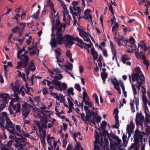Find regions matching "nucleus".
<instances>
[{
  "mask_svg": "<svg viewBox=\"0 0 150 150\" xmlns=\"http://www.w3.org/2000/svg\"><path fill=\"white\" fill-rule=\"evenodd\" d=\"M54 20L52 23V33L51 34V36H53V37L51 39L50 45L52 47H56L58 45H61L65 42V45L66 47H68L69 46H67L66 45L69 41H70L72 35L68 34H67L66 35L62 36V34L61 33L62 40H60L59 42L57 39V37L56 36V34L55 35L53 33L54 31Z\"/></svg>",
  "mask_w": 150,
  "mask_h": 150,
  "instance_id": "1",
  "label": "nucleus"
},
{
  "mask_svg": "<svg viewBox=\"0 0 150 150\" xmlns=\"http://www.w3.org/2000/svg\"><path fill=\"white\" fill-rule=\"evenodd\" d=\"M57 74V75H55L54 76H52L53 79L52 81V83L55 85V89L60 91L65 90L67 87V85L64 82L61 83L60 81H59L63 78L62 75L61 74Z\"/></svg>",
  "mask_w": 150,
  "mask_h": 150,
  "instance_id": "2",
  "label": "nucleus"
},
{
  "mask_svg": "<svg viewBox=\"0 0 150 150\" xmlns=\"http://www.w3.org/2000/svg\"><path fill=\"white\" fill-rule=\"evenodd\" d=\"M113 138L116 139V141L117 142H114V146L115 147H117V148H120V149L121 147H125L127 144V136L124 134L123 135L122 137L123 143H122L121 139H119L118 137L115 136Z\"/></svg>",
  "mask_w": 150,
  "mask_h": 150,
  "instance_id": "3",
  "label": "nucleus"
},
{
  "mask_svg": "<svg viewBox=\"0 0 150 150\" xmlns=\"http://www.w3.org/2000/svg\"><path fill=\"white\" fill-rule=\"evenodd\" d=\"M56 23L55 24V28L57 30L56 33V36L57 37V39L59 41L60 40H62L61 33L60 32L62 30V23H60L58 19H56Z\"/></svg>",
  "mask_w": 150,
  "mask_h": 150,
  "instance_id": "4",
  "label": "nucleus"
},
{
  "mask_svg": "<svg viewBox=\"0 0 150 150\" xmlns=\"http://www.w3.org/2000/svg\"><path fill=\"white\" fill-rule=\"evenodd\" d=\"M76 41L78 42L79 43L81 44H84L86 45L88 48H91V45L90 44H87L86 43H84L83 41L81 40L79 38L77 37H75L73 35H72L71 39L70 41H69L67 44V46H71L74 43V42L73 41Z\"/></svg>",
  "mask_w": 150,
  "mask_h": 150,
  "instance_id": "5",
  "label": "nucleus"
},
{
  "mask_svg": "<svg viewBox=\"0 0 150 150\" xmlns=\"http://www.w3.org/2000/svg\"><path fill=\"white\" fill-rule=\"evenodd\" d=\"M31 106L26 102L22 104V107L23 109V115L25 118L27 117L30 112V109Z\"/></svg>",
  "mask_w": 150,
  "mask_h": 150,
  "instance_id": "6",
  "label": "nucleus"
},
{
  "mask_svg": "<svg viewBox=\"0 0 150 150\" xmlns=\"http://www.w3.org/2000/svg\"><path fill=\"white\" fill-rule=\"evenodd\" d=\"M145 80V78L143 74L140 75L134 73L132 74V81L143 83V81Z\"/></svg>",
  "mask_w": 150,
  "mask_h": 150,
  "instance_id": "7",
  "label": "nucleus"
},
{
  "mask_svg": "<svg viewBox=\"0 0 150 150\" xmlns=\"http://www.w3.org/2000/svg\"><path fill=\"white\" fill-rule=\"evenodd\" d=\"M18 59L20 60L19 62L22 64V67L25 68L27 67L29 60L28 56L22 54Z\"/></svg>",
  "mask_w": 150,
  "mask_h": 150,
  "instance_id": "8",
  "label": "nucleus"
},
{
  "mask_svg": "<svg viewBox=\"0 0 150 150\" xmlns=\"http://www.w3.org/2000/svg\"><path fill=\"white\" fill-rule=\"evenodd\" d=\"M135 41L134 39L132 37V53L133 52V50L138 52L139 50V47H140L141 48L143 49V48L144 47V45H146L144 41L142 40L141 41V42L142 43V44L141 45L139 44H138V47H137L135 44Z\"/></svg>",
  "mask_w": 150,
  "mask_h": 150,
  "instance_id": "9",
  "label": "nucleus"
},
{
  "mask_svg": "<svg viewBox=\"0 0 150 150\" xmlns=\"http://www.w3.org/2000/svg\"><path fill=\"white\" fill-rule=\"evenodd\" d=\"M103 143V140L102 139L101 141L100 142L98 140L97 137H96V140L94 144V150H101L100 149V146L98 145L99 144L100 147H101Z\"/></svg>",
  "mask_w": 150,
  "mask_h": 150,
  "instance_id": "10",
  "label": "nucleus"
},
{
  "mask_svg": "<svg viewBox=\"0 0 150 150\" xmlns=\"http://www.w3.org/2000/svg\"><path fill=\"white\" fill-rule=\"evenodd\" d=\"M40 122L41 123V127H42V130L43 128L46 129L47 127V123L48 120L47 117H43L41 118Z\"/></svg>",
  "mask_w": 150,
  "mask_h": 150,
  "instance_id": "11",
  "label": "nucleus"
},
{
  "mask_svg": "<svg viewBox=\"0 0 150 150\" xmlns=\"http://www.w3.org/2000/svg\"><path fill=\"white\" fill-rule=\"evenodd\" d=\"M91 12V10L89 9H88L86 10H85L84 13L86 16H84L82 18H84L85 19H90V21L92 22V16L90 14H89V13Z\"/></svg>",
  "mask_w": 150,
  "mask_h": 150,
  "instance_id": "12",
  "label": "nucleus"
},
{
  "mask_svg": "<svg viewBox=\"0 0 150 150\" xmlns=\"http://www.w3.org/2000/svg\"><path fill=\"white\" fill-rule=\"evenodd\" d=\"M8 94L6 93H1L0 94V98H2V100L4 103H8L7 98Z\"/></svg>",
  "mask_w": 150,
  "mask_h": 150,
  "instance_id": "13",
  "label": "nucleus"
},
{
  "mask_svg": "<svg viewBox=\"0 0 150 150\" xmlns=\"http://www.w3.org/2000/svg\"><path fill=\"white\" fill-rule=\"evenodd\" d=\"M12 108L14 110H16V113H18L20 111L21 104L19 103L15 105H13Z\"/></svg>",
  "mask_w": 150,
  "mask_h": 150,
  "instance_id": "14",
  "label": "nucleus"
},
{
  "mask_svg": "<svg viewBox=\"0 0 150 150\" xmlns=\"http://www.w3.org/2000/svg\"><path fill=\"white\" fill-rule=\"evenodd\" d=\"M91 54L93 55V57L94 60H96L98 58V52L95 50L94 47L91 49Z\"/></svg>",
  "mask_w": 150,
  "mask_h": 150,
  "instance_id": "15",
  "label": "nucleus"
},
{
  "mask_svg": "<svg viewBox=\"0 0 150 150\" xmlns=\"http://www.w3.org/2000/svg\"><path fill=\"white\" fill-rule=\"evenodd\" d=\"M28 68L30 69L32 71H34L35 70L36 68L33 61H31L28 64Z\"/></svg>",
  "mask_w": 150,
  "mask_h": 150,
  "instance_id": "16",
  "label": "nucleus"
},
{
  "mask_svg": "<svg viewBox=\"0 0 150 150\" xmlns=\"http://www.w3.org/2000/svg\"><path fill=\"white\" fill-rule=\"evenodd\" d=\"M19 86H13V90L14 95L15 96L17 97L18 94L19 88Z\"/></svg>",
  "mask_w": 150,
  "mask_h": 150,
  "instance_id": "17",
  "label": "nucleus"
},
{
  "mask_svg": "<svg viewBox=\"0 0 150 150\" xmlns=\"http://www.w3.org/2000/svg\"><path fill=\"white\" fill-rule=\"evenodd\" d=\"M6 119V127L12 128L14 127L13 124L11 121L8 117H7Z\"/></svg>",
  "mask_w": 150,
  "mask_h": 150,
  "instance_id": "18",
  "label": "nucleus"
},
{
  "mask_svg": "<svg viewBox=\"0 0 150 150\" xmlns=\"http://www.w3.org/2000/svg\"><path fill=\"white\" fill-rule=\"evenodd\" d=\"M126 130L129 135V138L131 136V121L130 122L129 125H127Z\"/></svg>",
  "mask_w": 150,
  "mask_h": 150,
  "instance_id": "19",
  "label": "nucleus"
},
{
  "mask_svg": "<svg viewBox=\"0 0 150 150\" xmlns=\"http://www.w3.org/2000/svg\"><path fill=\"white\" fill-rule=\"evenodd\" d=\"M69 9L71 13L72 14L73 18H76V16H80L81 14H79L78 12H74L73 10V7L71 6L69 7Z\"/></svg>",
  "mask_w": 150,
  "mask_h": 150,
  "instance_id": "20",
  "label": "nucleus"
},
{
  "mask_svg": "<svg viewBox=\"0 0 150 150\" xmlns=\"http://www.w3.org/2000/svg\"><path fill=\"white\" fill-rule=\"evenodd\" d=\"M140 145L139 143H134L132 144V149L134 150H139Z\"/></svg>",
  "mask_w": 150,
  "mask_h": 150,
  "instance_id": "21",
  "label": "nucleus"
},
{
  "mask_svg": "<svg viewBox=\"0 0 150 150\" xmlns=\"http://www.w3.org/2000/svg\"><path fill=\"white\" fill-rule=\"evenodd\" d=\"M134 73V74H137L140 75L142 73L140 68L138 67H137L134 69V71H133L132 74Z\"/></svg>",
  "mask_w": 150,
  "mask_h": 150,
  "instance_id": "22",
  "label": "nucleus"
},
{
  "mask_svg": "<svg viewBox=\"0 0 150 150\" xmlns=\"http://www.w3.org/2000/svg\"><path fill=\"white\" fill-rule=\"evenodd\" d=\"M108 74L106 72H102L101 73V76L104 83H105V79L108 77Z\"/></svg>",
  "mask_w": 150,
  "mask_h": 150,
  "instance_id": "23",
  "label": "nucleus"
},
{
  "mask_svg": "<svg viewBox=\"0 0 150 150\" xmlns=\"http://www.w3.org/2000/svg\"><path fill=\"white\" fill-rule=\"evenodd\" d=\"M121 60L122 62L124 64L126 63V61L129 60L130 59V58H128L127 57V56L126 55H123L122 56Z\"/></svg>",
  "mask_w": 150,
  "mask_h": 150,
  "instance_id": "24",
  "label": "nucleus"
},
{
  "mask_svg": "<svg viewBox=\"0 0 150 150\" xmlns=\"http://www.w3.org/2000/svg\"><path fill=\"white\" fill-rule=\"evenodd\" d=\"M20 138H17L16 137H15V139L21 141L22 143H24L26 141V139L24 137H23L21 135V136L20 137Z\"/></svg>",
  "mask_w": 150,
  "mask_h": 150,
  "instance_id": "25",
  "label": "nucleus"
},
{
  "mask_svg": "<svg viewBox=\"0 0 150 150\" xmlns=\"http://www.w3.org/2000/svg\"><path fill=\"white\" fill-rule=\"evenodd\" d=\"M34 123L38 127L39 132H41L42 131V127L40 122L38 121H35Z\"/></svg>",
  "mask_w": 150,
  "mask_h": 150,
  "instance_id": "26",
  "label": "nucleus"
},
{
  "mask_svg": "<svg viewBox=\"0 0 150 150\" xmlns=\"http://www.w3.org/2000/svg\"><path fill=\"white\" fill-rule=\"evenodd\" d=\"M6 129L8 130L10 133L13 135L14 133L15 129L14 127H12V128L6 127Z\"/></svg>",
  "mask_w": 150,
  "mask_h": 150,
  "instance_id": "27",
  "label": "nucleus"
},
{
  "mask_svg": "<svg viewBox=\"0 0 150 150\" xmlns=\"http://www.w3.org/2000/svg\"><path fill=\"white\" fill-rule=\"evenodd\" d=\"M105 140V144L103 145V147L104 149H109L108 148V140L107 139H104Z\"/></svg>",
  "mask_w": 150,
  "mask_h": 150,
  "instance_id": "28",
  "label": "nucleus"
},
{
  "mask_svg": "<svg viewBox=\"0 0 150 150\" xmlns=\"http://www.w3.org/2000/svg\"><path fill=\"white\" fill-rule=\"evenodd\" d=\"M15 142L17 143L16 145H15V146L16 147H19L21 149L23 148V144L20 143V142L18 141V140L16 139L15 140Z\"/></svg>",
  "mask_w": 150,
  "mask_h": 150,
  "instance_id": "29",
  "label": "nucleus"
},
{
  "mask_svg": "<svg viewBox=\"0 0 150 150\" xmlns=\"http://www.w3.org/2000/svg\"><path fill=\"white\" fill-rule=\"evenodd\" d=\"M39 50L38 48H35L34 50H32L31 52H30L29 54L31 55H34L36 54L37 53L39 52Z\"/></svg>",
  "mask_w": 150,
  "mask_h": 150,
  "instance_id": "30",
  "label": "nucleus"
},
{
  "mask_svg": "<svg viewBox=\"0 0 150 150\" xmlns=\"http://www.w3.org/2000/svg\"><path fill=\"white\" fill-rule=\"evenodd\" d=\"M139 127H137L136 130L135 131V134L134 135V136H139L140 134L142 133V132L139 131Z\"/></svg>",
  "mask_w": 150,
  "mask_h": 150,
  "instance_id": "31",
  "label": "nucleus"
},
{
  "mask_svg": "<svg viewBox=\"0 0 150 150\" xmlns=\"http://www.w3.org/2000/svg\"><path fill=\"white\" fill-rule=\"evenodd\" d=\"M126 44V45L127 46L129 45V44H131V37H130L129 39V40H125L123 41Z\"/></svg>",
  "mask_w": 150,
  "mask_h": 150,
  "instance_id": "32",
  "label": "nucleus"
},
{
  "mask_svg": "<svg viewBox=\"0 0 150 150\" xmlns=\"http://www.w3.org/2000/svg\"><path fill=\"white\" fill-rule=\"evenodd\" d=\"M54 52L55 53V56L56 59L59 58V56L61 55L60 52L57 50H54Z\"/></svg>",
  "mask_w": 150,
  "mask_h": 150,
  "instance_id": "33",
  "label": "nucleus"
},
{
  "mask_svg": "<svg viewBox=\"0 0 150 150\" xmlns=\"http://www.w3.org/2000/svg\"><path fill=\"white\" fill-rule=\"evenodd\" d=\"M50 95L52 96H53L54 98H56L57 100H59V97L57 94V93L51 92L50 93Z\"/></svg>",
  "mask_w": 150,
  "mask_h": 150,
  "instance_id": "34",
  "label": "nucleus"
},
{
  "mask_svg": "<svg viewBox=\"0 0 150 150\" xmlns=\"http://www.w3.org/2000/svg\"><path fill=\"white\" fill-rule=\"evenodd\" d=\"M83 101H85V100H86V98L89 99V98L86 91L83 92Z\"/></svg>",
  "mask_w": 150,
  "mask_h": 150,
  "instance_id": "35",
  "label": "nucleus"
},
{
  "mask_svg": "<svg viewBox=\"0 0 150 150\" xmlns=\"http://www.w3.org/2000/svg\"><path fill=\"white\" fill-rule=\"evenodd\" d=\"M139 136H133L134 138V143H139Z\"/></svg>",
  "mask_w": 150,
  "mask_h": 150,
  "instance_id": "36",
  "label": "nucleus"
},
{
  "mask_svg": "<svg viewBox=\"0 0 150 150\" xmlns=\"http://www.w3.org/2000/svg\"><path fill=\"white\" fill-rule=\"evenodd\" d=\"M119 26L118 23L116 22L114 25L112 27V31L113 32L116 29H118Z\"/></svg>",
  "mask_w": 150,
  "mask_h": 150,
  "instance_id": "37",
  "label": "nucleus"
},
{
  "mask_svg": "<svg viewBox=\"0 0 150 150\" xmlns=\"http://www.w3.org/2000/svg\"><path fill=\"white\" fill-rule=\"evenodd\" d=\"M47 6H50L51 8H53L54 5L50 0H48L47 2Z\"/></svg>",
  "mask_w": 150,
  "mask_h": 150,
  "instance_id": "38",
  "label": "nucleus"
},
{
  "mask_svg": "<svg viewBox=\"0 0 150 150\" xmlns=\"http://www.w3.org/2000/svg\"><path fill=\"white\" fill-rule=\"evenodd\" d=\"M116 85V86L115 85L114 87L118 91L119 93L120 94L121 93V91L120 88L119 86V83H117Z\"/></svg>",
  "mask_w": 150,
  "mask_h": 150,
  "instance_id": "39",
  "label": "nucleus"
},
{
  "mask_svg": "<svg viewBox=\"0 0 150 150\" xmlns=\"http://www.w3.org/2000/svg\"><path fill=\"white\" fill-rule=\"evenodd\" d=\"M132 88L133 91V94L134 95V98H136L135 96V95H137V93L136 92V89L134 85H132ZM136 99H138L137 98H135Z\"/></svg>",
  "mask_w": 150,
  "mask_h": 150,
  "instance_id": "40",
  "label": "nucleus"
},
{
  "mask_svg": "<svg viewBox=\"0 0 150 150\" xmlns=\"http://www.w3.org/2000/svg\"><path fill=\"white\" fill-rule=\"evenodd\" d=\"M107 122L105 121H103L101 124V128L102 129H105V127L107 125Z\"/></svg>",
  "mask_w": 150,
  "mask_h": 150,
  "instance_id": "41",
  "label": "nucleus"
},
{
  "mask_svg": "<svg viewBox=\"0 0 150 150\" xmlns=\"http://www.w3.org/2000/svg\"><path fill=\"white\" fill-rule=\"evenodd\" d=\"M136 123L137 125V127H139V125L142 127H143V123L142 122L137 121L136 120Z\"/></svg>",
  "mask_w": 150,
  "mask_h": 150,
  "instance_id": "42",
  "label": "nucleus"
},
{
  "mask_svg": "<svg viewBox=\"0 0 150 150\" xmlns=\"http://www.w3.org/2000/svg\"><path fill=\"white\" fill-rule=\"evenodd\" d=\"M80 145V144H79L76 145L75 147L74 148V149L75 150H83V148Z\"/></svg>",
  "mask_w": 150,
  "mask_h": 150,
  "instance_id": "43",
  "label": "nucleus"
},
{
  "mask_svg": "<svg viewBox=\"0 0 150 150\" xmlns=\"http://www.w3.org/2000/svg\"><path fill=\"white\" fill-rule=\"evenodd\" d=\"M74 89L72 87H71L68 88L67 90V93H70L72 95H74V93H73Z\"/></svg>",
  "mask_w": 150,
  "mask_h": 150,
  "instance_id": "44",
  "label": "nucleus"
},
{
  "mask_svg": "<svg viewBox=\"0 0 150 150\" xmlns=\"http://www.w3.org/2000/svg\"><path fill=\"white\" fill-rule=\"evenodd\" d=\"M111 82L114 85V86L115 85L116 86V85L117 83H119L117 80L116 79H111Z\"/></svg>",
  "mask_w": 150,
  "mask_h": 150,
  "instance_id": "45",
  "label": "nucleus"
},
{
  "mask_svg": "<svg viewBox=\"0 0 150 150\" xmlns=\"http://www.w3.org/2000/svg\"><path fill=\"white\" fill-rule=\"evenodd\" d=\"M40 13V10L39 9L33 15V17L37 19L38 18V17L39 15V14Z\"/></svg>",
  "mask_w": 150,
  "mask_h": 150,
  "instance_id": "46",
  "label": "nucleus"
},
{
  "mask_svg": "<svg viewBox=\"0 0 150 150\" xmlns=\"http://www.w3.org/2000/svg\"><path fill=\"white\" fill-rule=\"evenodd\" d=\"M67 99L69 103V107H73L74 104L72 101L70 100L69 98L68 97Z\"/></svg>",
  "mask_w": 150,
  "mask_h": 150,
  "instance_id": "47",
  "label": "nucleus"
},
{
  "mask_svg": "<svg viewBox=\"0 0 150 150\" xmlns=\"http://www.w3.org/2000/svg\"><path fill=\"white\" fill-rule=\"evenodd\" d=\"M19 29V27L18 26H16L13 28L11 30V31L13 33H16Z\"/></svg>",
  "mask_w": 150,
  "mask_h": 150,
  "instance_id": "48",
  "label": "nucleus"
},
{
  "mask_svg": "<svg viewBox=\"0 0 150 150\" xmlns=\"http://www.w3.org/2000/svg\"><path fill=\"white\" fill-rule=\"evenodd\" d=\"M25 71L26 73V75L27 78H28L29 77L28 76V75L29 74L30 70V69H29L28 68H26V67L25 68Z\"/></svg>",
  "mask_w": 150,
  "mask_h": 150,
  "instance_id": "49",
  "label": "nucleus"
},
{
  "mask_svg": "<svg viewBox=\"0 0 150 150\" xmlns=\"http://www.w3.org/2000/svg\"><path fill=\"white\" fill-rule=\"evenodd\" d=\"M91 116V113L86 114V121H88L90 119V118Z\"/></svg>",
  "mask_w": 150,
  "mask_h": 150,
  "instance_id": "50",
  "label": "nucleus"
},
{
  "mask_svg": "<svg viewBox=\"0 0 150 150\" xmlns=\"http://www.w3.org/2000/svg\"><path fill=\"white\" fill-rule=\"evenodd\" d=\"M146 126H147V127L146 128V132L148 134H150V126L147 125H145V127H146Z\"/></svg>",
  "mask_w": 150,
  "mask_h": 150,
  "instance_id": "51",
  "label": "nucleus"
},
{
  "mask_svg": "<svg viewBox=\"0 0 150 150\" xmlns=\"http://www.w3.org/2000/svg\"><path fill=\"white\" fill-rule=\"evenodd\" d=\"M85 32L82 30H80L79 31V35L80 36L82 37L85 35Z\"/></svg>",
  "mask_w": 150,
  "mask_h": 150,
  "instance_id": "52",
  "label": "nucleus"
},
{
  "mask_svg": "<svg viewBox=\"0 0 150 150\" xmlns=\"http://www.w3.org/2000/svg\"><path fill=\"white\" fill-rule=\"evenodd\" d=\"M66 55L69 58L72 57V54L69 50H68L66 52Z\"/></svg>",
  "mask_w": 150,
  "mask_h": 150,
  "instance_id": "53",
  "label": "nucleus"
},
{
  "mask_svg": "<svg viewBox=\"0 0 150 150\" xmlns=\"http://www.w3.org/2000/svg\"><path fill=\"white\" fill-rule=\"evenodd\" d=\"M75 88L79 91H81V87L78 84H75Z\"/></svg>",
  "mask_w": 150,
  "mask_h": 150,
  "instance_id": "54",
  "label": "nucleus"
},
{
  "mask_svg": "<svg viewBox=\"0 0 150 150\" xmlns=\"http://www.w3.org/2000/svg\"><path fill=\"white\" fill-rule=\"evenodd\" d=\"M85 103L86 105H88L90 107H91L93 106L91 102H90L88 101H86V100L85 101Z\"/></svg>",
  "mask_w": 150,
  "mask_h": 150,
  "instance_id": "55",
  "label": "nucleus"
},
{
  "mask_svg": "<svg viewBox=\"0 0 150 150\" xmlns=\"http://www.w3.org/2000/svg\"><path fill=\"white\" fill-rule=\"evenodd\" d=\"M9 147L6 145H4L1 148V150H9Z\"/></svg>",
  "mask_w": 150,
  "mask_h": 150,
  "instance_id": "56",
  "label": "nucleus"
},
{
  "mask_svg": "<svg viewBox=\"0 0 150 150\" xmlns=\"http://www.w3.org/2000/svg\"><path fill=\"white\" fill-rule=\"evenodd\" d=\"M147 98L146 96V94H142V100L143 102L149 101V100H147Z\"/></svg>",
  "mask_w": 150,
  "mask_h": 150,
  "instance_id": "57",
  "label": "nucleus"
},
{
  "mask_svg": "<svg viewBox=\"0 0 150 150\" xmlns=\"http://www.w3.org/2000/svg\"><path fill=\"white\" fill-rule=\"evenodd\" d=\"M117 123L116 121V123L113 126V127L115 129H118L119 128V127L120 125L119 124V121L117 122Z\"/></svg>",
  "mask_w": 150,
  "mask_h": 150,
  "instance_id": "58",
  "label": "nucleus"
},
{
  "mask_svg": "<svg viewBox=\"0 0 150 150\" xmlns=\"http://www.w3.org/2000/svg\"><path fill=\"white\" fill-rule=\"evenodd\" d=\"M20 133L26 137H29L30 136V135L28 134H25V132L23 130Z\"/></svg>",
  "mask_w": 150,
  "mask_h": 150,
  "instance_id": "59",
  "label": "nucleus"
},
{
  "mask_svg": "<svg viewBox=\"0 0 150 150\" xmlns=\"http://www.w3.org/2000/svg\"><path fill=\"white\" fill-rule=\"evenodd\" d=\"M96 117L93 116V117L92 118V119H90L91 122L95 125H96V122H95V118H96Z\"/></svg>",
  "mask_w": 150,
  "mask_h": 150,
  "instance_id": "60",
  "label": "nucleus"
},
{
  "mask_svg": "<svg viewBox=\"0 0 150 150\" xmlns=\"http://www.w3.org/2000/svg\"><path fill=\"white\" fill-rule=\"evenodd\" d=\"M103 129V134L104 136H105L106 135H107V136H109V134L108 133V131L105 129Z\"/></svg>",
  "mask_w": 150,
  "mask_h": 150,
  "instance_id": "61",
  "label": "nucleus"
},
{
  "mask_svg": "<svg viewBox=\"0 0 150 150\" xmlns=\"http://www.w3.org/2000/svg\"><path fill=\"white\" fill-rule=\"evenodd\" d=\"M60 3L62 4V6L63 7V8L64 10H66L67 9V7H66V5L64 4V2L61 0V1L59 2Z\"/></svg>",
  "mask_w": 150,
  "mask_h": 150,
  "instance_id": "62",
  "label": "nucleus"
},
{
  "mask_svg": "<svg viewBox=\"0 0 150 150\" xmlns=\"http://www.w3.org/2000/svg\"><path fill=\"white\" fill-rule=\"evenodd\" d=\"M101 119V117L100 116H98L96 118V121L97 123L98 124V122H100Z\"/></svg>",
  "mask_w": 150,
  "mask_h": 150,
  "instance_id": "63",
  "label": "nucleus"
},
{
  "mask_svg": "<svg viewBox=\"0 0 150 150\" xmlns=\"http://www.w3.org/2000/svg\"><path fill=\"white\" fill-rule=\"evenodd\" d=\"M67 150H73V147L72 144H69L67 147Z\"/></svg>",
  "mask_w": 150,
  "mask_h": 150,
  "instance_id": "64",
  "label": "nucleus"
}]
</instances>
